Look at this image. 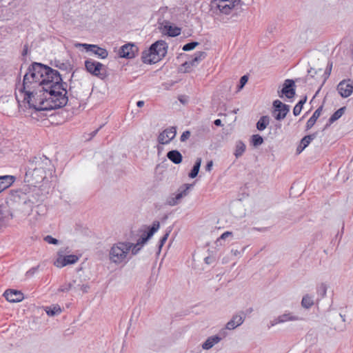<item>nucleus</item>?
<instances>
[{"label":"nucleus","mask_w":353,"mask_h":353,"mask_svg":"<svg viewBox=\"0 0 353 353\" xmlns=\"http://www.w3.org/2000/svg\"><path fill=\"white\" fill-rule=\"evenodd\" d=\"M49 70L43 74L41 84V97L38 99L39 106L37 111L57 109L65 106L68 101L67 91L63 83L59 72L46 65Z\"/></svg>","instance_id":"nucleus-1"},{"label":"nucleus","mask_w":353,"mask_h":353,"mask_svg":"<svg viewBox=\"0 0 353 353\" xmlns=\"http://www.w3.org/2000/svg\"><path fill=\"white\" fill-rule=\"evenodd\" d=\"M50 71L46 68V65L34 62L28 69L23 79V83L19 88V92L24 94L23 101L26 102L29 108L37 110L39 106L38 99L41 97V84L43 74H46V70Z\"/></svg>","instance_id":"nucleus-2"},{"label":"nucleus","mask_w":353,"mask_h":353,"mask_svg":"<svg viewBox=\"0 0 353 353\" xmlns=\"http://www.w3.org/2000/svg\"><path fill=\"white\" fill-rule=\"evenodd\" d=\"M51 166L50 160L45 156L34 157L26 165L25 181L36 183L46 177V170Z\"/></svg>","instance_id":"nucleus-3"},{"label":"nucleus","mask_w":353,"mask_h":353,"mask_svg":"<svg viewBox=\"0 0 353 353\" xmlns=\"http://www.w3.org/2000/svg\"><path fill=\"white\" fill-rule=\"evenodd\" d=\"M168 43L163 40H159L152 43L148 50L142 52L141 59L143 63L152 64L161 61L167 54Z\"/></svg>","instance_id":"nucleus-4"},{"label":"nucleus","mask_w":353,"mask_h":353,"mask_svg":"<svg viewBox=\"0 0 353 353\" xmlns=\"http://www.w3.org/2000/svg\"><path fill=\"white\" fill-rule=\"evenodd\" d=\"M131 259L125 241L117 242L111 247L109 251L110 261L116 264H125Z\"/></svg>","instance_id":"nucleus-5"},{"label":"nucleus","mask_w":353,"mask_h":353,"mask_svg":"<svg viewBox=\"0 0 353 353\" xmlns=\"http://www.w3.org/2000/svg\"><path fill=\"white\" fill-rule=\"evenodd\" d=\"M290 112V105L276 99L273 102L272 114L277 121L283 120Z\"/></svg>","instance_id":"nucleus-6"},{"label":"nucleus","mask_w":353,"mask_h":353,"mask_svg":"<svg viewBox=\"0 0 353 353\" xmlns=\"http://www.w3.org/2000/svg\"><path fill=\"white\" fill-rule=\"evenodd\" d=\"M240 3L241 0H215L214 4L221 13L228 14Z\"/></svg>","instance_id":"nucleus-7"},{"label":"nucleus","mask_w":353,"mask_h":353,"mask_svg":"<svg viewBox=\"0 0 353 353\" xmlns=\"http://www.w3.org/2000/svg\"><path fill=\"white\" fill-rule=\"evenodd\" d=\"M90 74L104 79L108 76L107 68L101 63L90 59Z\"/></svg>","instance_id":"nucleus-8"},{"label":"nucleus","mask_w":353,"mask_h":353,"mask_svg":"<svg viewBox=\"0 0 353 353\" xmlns=\"http://www.w3.org/2000/svg\"><path fill=\"white\" fill-rule=\"evenodd\" d=\"M228 333L224 330H220L219 334L208 337L206 341L203 343L202 347L203 350H210L214 345L219 343L223 338L227 336Z\"/></svg>","instance_id":"nucleus-9"},{"label":"nucleus","mask_w":353,"mask_h":353,"mask_svg":"<svg viewBox=\"0 0 353 353\" xmlns=\"http://www.w3.org/2000/svg\"><path fill=\"white\" fill-rule=\"evenodd\" d=\"M138 52V48L132 43H127L121 47L119 51L120 57L132 59Z\"/></svg>","instance_id":"nucleus-10"},{"label":"nucleus","mask_w":353,"mask_h":353,"mask_svg":"<svg viewBox=\"0 0 353 353\" xmlns=\"http://www.w3.org/2000/svg\"><path fill=\"white\" fill-rule=\"evenodd\" d=\"M205 57L206 53L205 52L200 51L195 52L190 60L187 61L182 64V67L185 68V72H190L192 67L196 66L201 60L205 58Z\"/></svg>","instance_id":"nucleus-11"},{"label":"nucleus","mask_w":353,"mask_h":353,"mask_svg":"<svg viewBox=\"0 0 353 353\" xmlns=\"http://www.w3.org/2000/svg\"><path fill=\"white\" fill-rule=\"evenodd\" d=\"M205 57L206 53L205 52L200 51L195 52L190 60L187 61L182 64V67L185 68V72H190L192 67L196 66L201 60L205 58Z\"/></svg>","instance_id":"nucleus-12"},{"label":"nucleus","mask_w":353,"mask_h":353,"mask_svg":"<svg viewBox=\"0 0 353 353\" xmlns=\"http://www.w3.org/2000/svg\"><path fill=\"white\" fill-rule=\"evenodd\" d=\"M176 130L174 127L164 130L158 137V141L162 145L169 143L176 136Z\"/></svg>","instance_id":"nucleus-13"},{"label":"nucleus","mask_w":353,"mask_h":353,"mask_svg":"<svg viewBox=\"0 0 353 353\" xmlns=\"http://www.w3.org/2000/svg\"><path fill=\"white\" fill-rule=\"evenodd\" d=\"M78 259L79 257L77 255L71 254L63 256L59 254V256L54 262V265L57 268H63L67 265L75 263Z\"/></svg>","instance_id":"nucleus-14"},{"label":"nucleus","mask_w":353,"mask_h":353,"mask_svg":"<svg viewBox=\"0 0 353 353\" xmlns=\"http://www.w3.org/2000/svg\"><path fill=\"white\" fill-rule=\"evenodd\" d=\"M295 84L292 79H286L284 81L283 88L281 91V94H279L280 97L285 95L288 99H292L295 95Z\"/></svg>","instance_id":"nucleus-15"},{"label":"nucleus","mask_w":353,"mask_h":353,"mask_svg":"<svg viewBox=\"0 0 353 353\" xmlns=\"http://www.w3.org/2000/svg\"><path fill=\"white\" fill-rule=\"evenodd\" d=\"M337 90L342 97L347 98L350 96L353 92V84L350 79L347 81L343 80L339 83Z\"/></svg>","instance_id":"nucleus-16"},{"label":"nucleus","mask_w":353,"mask_h":353,"mask_svg":"<svg viewBox=\"0 0 353 353\" xmlns=\"http://www.w3.org/2000/svg\"><path fill=\"white\" fill-rule=\"evenodd\" d=\"M3 296L8 301L11 303L20 302L24 299L23 294L16 290H7L4 292Z\"/></svg>","instance_id":"nucleus-17"},{"label":"nucleus","mask_w":353,"mask_h":353,"mask_svg":"<svg viewBox=\"0 0 353 353\" xmlns=\"http://www.w3.org/2000/svg\"><path fill=\"white\" fill-rule=\"evenodd\" d=\"M71 290H73L76 294H81V292L83 294L87 292V285L85 284H78L77 286L72 288V283H65L59 287L58 291L61 292H67Z\"/></svg>","instance_id":"nucleus-18"},{"label":"nucleus","mask_w":353,"mask_h":353,"mask_svg":"<svg viewBox=\"0 0 353 353\" xmlns=\"http://www.w3.org/2000/svg\"><path fill=\"white\" fill-rule=\"evenodd\" d=\"M160 223L157 221H154L151 227H148V231L146 233V237L141 236L137 242L143 245L153 236V234L159 229Z\"/></svg>","instance_id":"nucleus-19"},{"label":"nucleus","mask_w":353,"mask_h":353,"mask_svg":"<svg viewBox=\"0 0 353 353\" xmlns=\"http://www.w3.org/2000/svg\"><path fill=\"white\" fill-rule=\"evenodd\" d=\"M244 316H243V314H237L232 316V319L230 320L225 325V327L224 330L226 331V330H234L236 327L240 326L241 324H243L244 321Z\"/></svg>","instance_id":"nucleus-20"},{"label":"nucleus","mask_w":353,"mask_h":353,"mask_svg":"<svg viewBox=\"0 0 353 353\" xmlns=\"http://www.w3.org/2000/svg\"><path fill=\"white\" fill-rule=\"evenodd\" d=\"M94 55L97 58L104 59L108 57V52L106 49L97 45L90 44V56Z\"/></svg>","instance_id":"nucleus-21"},{"label":"nucleus","mask_w":353,"mask_h":353,"mask_svg":"<svg viewBox=\"0 0 353 353\" xmlns=\"http://www.w3.org/2000/svg\"><path fill=\"white\" fill-rule=\"evenodd\" d=\"M161 26L163 27V31H165L170 37H174L181 34V28L171 26L168 21H163Z\"/></svg>","instance_id":"nucleus-22"},{"label":"nucleus","mask_w":353,"mask_h":353,"mask_svg":"<svg viewBox=\"0 0 353 353\" xmlns=\"http://www.w3.org/2000/svg\"><path fill=\"white\" fill-rule=\"evenodd\" d=\"M303 319L297 315H294L292 312H285V313L279 316V322L281 323L288 322V321H302Z\"/></svg>","instance_id":"nucleus-23"},{"label":"nucleus","mask_w":353,"mask_h":353,"mask_svg":"<svg viewBox=\"0 0 353 353\" xmlns=\"http://www.w3.org/2000/svg\"><path fill=\"white\" fill-rule=\"evenodd\" d=\"M14 182V176L12 175L0 176V192L9 188Z\"/></svg>","instance_id":"nucleus-24"},{"label":"nucleus","mask_w":353,"mask_h":353,"mask_svg":"<svg viewBox=\"0 0 353 353\" xmlns=\"http://www.w3.org/2000/svg\"><path fill=\"white\" fill-rule=\"evenodd\" d=\"M167 157L174 164H179L182 162L183 157L179 151L172 150L167 153Z\"/></svg>","instance_id":"nucleus-25"},{"label":"nucleus","mask_w":353,"mask_h":353,"mask_svg":"<svg viewBox=\"0 0 353 353\" xmlns=\"http://www.w3.org/2000/svg\"><path fill=\"white\" fill-rule=\"evenodd\" d=\"M192 186V185L191 184L185 183L178 189V193L174 196V199L178 201L179 203L183 197L188 195V190Z\"/></svg>","instance_id":"nucleus-26"},{"label":"nucleus","mask_w":353,"mask_h":353,"mask_svg":"<svg viewBox=\"0 0 353 353\" xmlns=\"http://www.w3.org/2000/svg\"><path fill=\"white\" fill-rule=\"evenodd\" d=\"M323 107L321 106L317 108L312 115V117L307 120L306 123V130H310L316 123L317 119L320 117Z\"/></svg>","instance_id":"nucleus-27"},{"label":"nucleus","mask_w":353,"mask_h":353,"mask_svg":"<svg viewBox=\"0 0 353 353\" xmlns=\"http://www.w3.org/2000/svg\"><path fill=\"white\" fill-rule=\"evenodd\" d=\"M11 217L8 211L3 210L0 208V230L5 228L10 220Z\"/></svg>","instance_id":"nucleus-28"},{"label":"nucleus","mask_w":353,"mask_h":353,"mask_svg":"<svg viewBox=\"0 0 353 353\" xmlns=\"http://www.w3.org/2000/svg\"><path fill=\"white\" fill-rule=\"evenodd\" d=\"M126 246L128 250L129 254L131 255H136L139 253V252L141 250L143 245H140L138 243H133L128 241H125Z\"/></svg>","instance_id":"nucleus-29"},{"label":"nucleus","mask_w":353,"mask_h":353,"mask_svg":"<svg viewBox=\"0 0 353 353\" xmlns=\"http://www.w3.org/2000/svg\"><path fill=\"white\" fill-rule=\"evenodd\" d=\"M314 303V296L310 294H305L301 300V306L305 309H310Z\"/></svg>","instance_id":"nucleus-30"},{"label":"nucleus","mask_w":353,"mask_h":353,"mask_svg":"<svg viewBox=\"0 0 353 353\" xmlns=\"http://www.w3.org/2000/svg\"><path fill=\"white\" fill-rule=\"evenodd\" d=\"M345 110V107H342L337 110L329 119L328 123L326 125L325 127H327L331 123H334L336 120H338L339 118L342 117V115L344 114Z\"/></svg>","instance_id":"nucleus-31"},{"label":"nucleus","mask_w":353,"mask_h":353,"mask_svg":"<svg viewBox=\"0 0 353 353\" xmlns=\"http://www.w3.org/2000/svg\"><path fill=\"white\" fill-rule=\"evenodd\" d=\"M270 123V117L268 116H262L256 123V128L259 131L264 130Z\"/></svg>","instance_id":"nucleus-32"},{"label":"nucleus","mask_w":353,"mask_h":353,"mask_svg":"<svg viewBox=\"0 0 353 353\" xmlns=\"http://www.w3.org/2000/svg\"><path fill=\"white\" fill-rule=\"evenodd\" d=\"M201 159L197 158L192 169L191 170L190 172L188 174L189 177L194 179L198 175V173L199 172V169L201 167Z\"/></svg>","instance_id":"nucleus-33"},{"label":"nucleus","mask_w":353,"mask_h":353,"mask_svg":"<svg viewBox=\"0 0 353 353\" xmlns=\"http://www.w3.org/2000/svg\"><path fill=\"white\" fill-rule=\"evenodd\" d=\"M245 145L244 144V143L241 141H239L236 142V148H235V152H234V155L236 157V158H239L240 157H241L243 155V154L244 153L245 150Z\"/></svg>","instance_id":"nucleus-34"},{"label":"nucleus","mask_w":353,"mask_h":353,"mask_svg":"<svg viewBox=\"0 0 353 353\" xmlns=\"http://www.w3.org/2000/svg\"><path fill=\"white\" fill-rule=\"evenodd\" d=\"M306 101L307 97H305L303 99L300 100L298 102V103L294 106L293 109V114L294 116H298L301 113L303 108V105L306 102Z\"/></svg>","instance_id":"nucleus-35"},{"label":"nucleus","mask_w":353,"mask_h":353,"mask_svg":"<svg viewBox=\"0 0 353 353\" xmlns=\"http://www.w3.org/2000/svg\"><path fill=\"white\" fill-rule=\"evenodd\" d=\"M263 143V139L261 135L256 134H253L251 137V144L254 147H258V146L261 145Z\"/></svg>","instance_id":"nucleus-36"},{"label":"nucleus","mask_w":353,"mask_h":353,"mask_svg":"<svg viewBox=\"0 0 353 353\" xmlns=\"http://www.w3.org/2000/svg\"><path fill=\"white\" fill-rule=\"evenodd\" d=\"M316 137V133L305 136L300 141V143L306 148L310 142Z\"/></svg>","instance_id":"nucleus-37"},{"label":"nucleus","mask_w":353,"mask_h":353,"mask_svg":"<svg viewBox=\"0 0 353 353\" xmlns=\"http://www.w3.org/2000/svg\"><path fill=\"white\" fill-rule=\"evenodd\" d=\"M46 312L49 316H54L61 312V308L58 305H54L52 307H47Z\"/></svg>","instance_id":"nucleus-38"},{"label":"nucleus","mask_w":353,"mask_h":353,"mask_svg":"<svg viewBox=\"0 0 353 353\" xmlns=\"http://www.w3.org/2000/svg\"><path fill=\"white\" fill-rule=\"evenodd\" d=\"M327 285L324 283H321L319 286L316 288V293L319 296H321V298H323L327 293Z\"/></svg>","instance_id":"nucleus-39"},{"label":"nucleus","mask_w":353,"mask_h":353,"mask_svg":"<svg viewBox=\"0 0 353 353\" xmlns=\"http://www.w3.org/2000/svg\"><path fill=\"white\" fill-rule=\"evenodd\" d=\"M199 43L197 41L190 42V43L185 44L183 46L182 49L183 51H190V50L194 49L197 46H199Z\"/></svg>","instance_id":"nucleus-40"},{"label":"nucleus","mask_w":353,"mask_h":353,"mask_svg":"<svg viewBox=\"0 0 353 353\" xmlns=\"http://www.w3.org/2000/svg\"><path fill=\"white\" fill-rule=\"evenodd\" d=\"M73 46L80 51L88 52V43H80L78 42H74L73 43Z\"/></svg>","instance_id":"nucleus-41"},{"label":"nucleus","mask_w":353,"mask_h":353,"mask_svg":"<svg viewBox=\"0 0 353 353\" xmlns=\"http://www.w3.org/2000/svg\"><path fill=\"white\" fill-rule=\"evenodd\" d=\"M165 204L170 206H174L179 204L178 201L174 199V196L172 195L167 198Z\"/></svg>","instance_id":"nucleus-42"},{"label":"nucleus","mask_w":353,"mask_h":353,"mask_svg":"<svg viewBox=\"0 0 353 353\" xmlns=\"http://www.w3.org/2000/svg\"><path fill=\"white\" fill-rule=\"evenodd\" d=\"M171 232V230H169L168 232H166V233L161 238L160 241H159V249H161L162 248V246L164 245V243L166 242L168 236H169V234H170V232Z\"/></svg>","instance_id":"nucleus-43"},{"label":"nucleus","mask_w":353,"mask_h":353,"mask_svg":"<svg viewBox=\"0 0 353 353\" xmlns=\"http://www.w3.org/2000/svg\"><path fill=\"white\" fill-rule=\"evenodd\" d=\"M44 240L50 244L57 245L59 241L57 239L53 238L52 236L48 235L44 238Z\"/></svg>","instance_id":"nucleus-44"},{"label":"nucleus","mask_w":353,"mask_h":353,"mask_svg":"<svg viewBox=\"0 0 353 353\" xmlns=\"http://www.w3.org/2000/svg\"><path fill=\"white\" fill-rule=\"evenodd\" d=\"M248 76L243 75V77H241L240 79V81H239V90L242 89L244 87V85H245V83L248 82Z\"/></svg>","instance_id":"nucleus-45"},{"label":"nucleus","mask_w":353,"mask_h":353,"mask_svg":"<svg viewBox=\"0 0 353 353\" xmlns=\"http://www.w3.org/2000/svg\"><path fill=\"white\" fill-rule=\"evenodd\" d=\"M190 136V132L188 130L183 132L180 138L181 141H185L188 139H189Z\"/></svg>","instance_id":"nucleus-46"},{"label":"nucleus","mask_w":353,"mask_h":353,"mask_svg":"<svg viewBox=\"0 0 353 353\" xmlns=\"http://www.w3.org/2000/svg\"><path fill=\"white\" fill-rule=\"evenodd\" d=\"M232 235V233L231 232L227 231L223 232L221 236L217 239V241H220L221 240H225L228 236H230Z\"/></svg>","instance_id":"nucleus-47"},{"label":"nucleus","mask_w":353,"mask_h":353,"mask_svg":"<svg viewBox=\"0 0 353 353\" xmlns=\"http://www.w3.org/2000/svg\"><path fill=\"white\" fill-rule=\"evenodd\" d=\"M332 63H328L327 67L325 72V74L326 76L325 79L330 76L331 70H332Z\"/></svg>","instance_id":"nucleus-48"},{"label":"nucleus","mask_w":353,"mask_h":353,"mask_svg":"<svg viewBox=\"0 0 353 353\" xmlns=\"http://www.w3.org/2000/svg\"><path fill=\"white\" fill-rule=\"evenodd\" d=\"M245 248H243L242 249V251L241 252V251L238 250L237 249H234V248H232V249L231 250V253H232L234 256L241 255V252H244V250H245Z\"/></svg>","instance_id":"nucleus-49"},{"label":"nucleus","mask_w":353,"mask_h":353,"mask_svg":"<svg viewBox=\"0 0 353 353\" xmlns=\"http://www.w3.org/2000/svg\"><path fill=\"white\" fill-rule=\"evenodd\" d=\"M279 323H281V322H279V316L275 318L274 319H273L272 321H270V327H272V326H274Z\"/></svg>","instance_id":"nucleus-50"},{"label":"nucleus","mask_w":353,"mask_h":353,"mask_svg":"<svg viewBox=\"0 0 353 353\" xmlns=\"http://www.w3.org/2000/svg\"><path fill=\"white\" fill-rule=\"evenodd\" d=\"M305 148V146L300 143L296 148V152L300 154Z\"/></svg>","instance_id":"nucleus-51"},{"label":"nucleus","mask_w":353,"mask_h":353,"mask_svg":"<svg viewBox=\"0 0 353 353\" xmlns=\"http://www.w3.org/2000/svg\"><path fill=\"white\" fill-rule=\"evenodd\" d=\"M212 165H213L212 161H209L205 166V170L210 172L212 170Z\"/></svg>","instance_id":"nucleus-52"},{"label":"nucleus","mask_w":353,"mask_h":353,"mask_svg":"<svg viewBox=\"0 0 353 353\" xmlns=\"http://www.w3.org/2000/svg\"><path fill=\"white\" fill-rule=\"evenodd\" d=\"M102 128V125H100L97 130H95L94 131H93L92 132L90 133V140L94 137L96 134L97 133V132L99 130V129H101Z\"/></svg>","instance_id":"nucleus-53"},{"label":"nucleus","mask_w":353,"mask_h":353,"mask_svg":"<svg viewBox=\"0 0 353 353\" xmlns=\"http://www.w3.org/2000/svg\"><path fill=\"white\" fill-rule=\"evenodd\" d=\"M214 123L216 126H221L222 125L221 119H216L214 121Z\"/></svg>","instance_id":"nucleus-54"},{"label":"nucleus","mask_w":353,"mask_h":353,"mask_svg":"<svg viewBox=\"0 0 353 353\" xmlns=\"http://www.w3.org/2000/svg\"><path fill=\"white\" fill-rule=\"evenodd\" d=\"M137 105L139 108H142L144 105V101H137Z\"/></svg>","instance_id":"nucleus-55"},{"label":"nucleus","mask_w":353,"mask_h":353,"mask_svg":"<svg viewBox=\"0 0 353 353\" xmlns=\"http://www.w3.org/2000/svg\"><path fill=\"white\" fill-rule=\"evenodd\" d=\"M37 268H33L30 269V270L27 272V274H33L35 272V271L37 270Z\"/></svg>","instance_id":"nucleus-56"},{"label":"nucleus","mask_w":353,"mask_h":353,"mask_svg":"<svg viewBox=\"0 0 353 353\" xmlns=\"http://www.w3.org/2000/svg\"><path fill=\"white\" fill-rule=\"evenodd\" d=\"M84 64H85V69L88 71V66H89V64H88V59L85 60V62H84Z\"/></svg>","instance_id":"nucleus-57"},{"label":"nucleus","mask_w":353,"mask_h":353,"mask_svg":"<svg viewBox=\"0 0 353 353\" xmlns=\"http://www.w3.org/2000/svg\"><path fill=\"white\" fill-rule=\"evenodd\" d=\"M340 316H341L342 321L343 322H345V315H343V314H340Z\"/></svg>","instance_id":"nucleus-58"},{"label":"nucleus","mask_w":353,"mask_h":353,"mask_svg":"<svg viewBox=\"0 0 353 353\" xmlns=\"http://www.w3.org/2000/svg\"><path fill=\"white\" fill-rule=\"evenodd\" d=\"M142 232V230H141ZM143 233L141 234V236H143V237H146V233L148 231L143 230Z\"/></svg>","instance_id":"nucleus-59"},{"label":"nucleus","mask_w":353,"mask_h":353,"mask_svg":"<svg viewBox=\"0 0 353 353\" xmlns=\"http://www.w3.org/2000/svg\"><path fill=\"white\" fill-rule=\"evenodd\" d=\"M209 260H210V258H209V257H206V258H205V263H208V264H209V263H210Z\"/></svg>","instance_id":"nucleus-60"},{"label":"nucleus","mask_w":353,"mask_h":353,"mask_svg":"<svg viewBox=\"0 0 353 353\" xmlns=\"http://www.w3.org/2000/svg\"><path fill=\"white\" fill-rule=\"evenodd\" d=\"M61 69L65 68V65L64 63H61V65L59 66Z\"/></svg>","instance_id":"nucleus-61"},{"label":"nucleus","mask_w":353,"mask_h":353,"mask_svg":"<svg viewBox=\"0 0 353 353\" xmlns=\"http://www.w3.org/2000/svg\"><path fill=\"white\" fill-rule=\"evenodd\" d=\"M179 99L182 103H185L186 102V100H184L182 98H179Z\"/></svg>","instance_id":"nucleus-62"},{"label":"nucleus","mask_w":353,"mask_h":353,"mask_svg":"<svg viewBox=\"0 0 353 353\" xmlns=\"http://www.w3.org/2000/svg\"><path fill=\"white\" fill-rule=\"evenodd\" d=\"M27 52V48L23 50V55H25Z\"/></svg>","instance_id":"nucleus-63"},{"label":"nucleus","mask_w":353,"mask_h":353,"mask_svg":"<svg viewBox=\"0 0 353 353\" xmlns=\"http://www.w3.org/2000/svg\"><path fill=\"white\" fill-rule=\"evenodd\" d=\"M312 72V69L310 70H308V73L310 74Z\"/></svg>","instance_id":"nucleus-64"}]
</instances>
